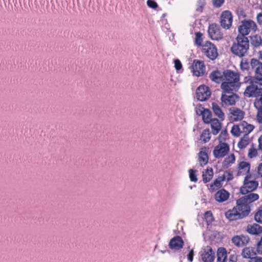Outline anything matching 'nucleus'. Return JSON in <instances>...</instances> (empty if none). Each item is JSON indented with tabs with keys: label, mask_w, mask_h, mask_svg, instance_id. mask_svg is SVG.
<instances>
[{
	"label": "nucleus",
	"mask_w": 262,
	"mask_h": 262,
	"mask_svg": "<svg viewBox=\"0 0 262 262\" xmlns=\"http://www.w3.org/2000/svg\"><path fill=\"white\" fill-rule=\"evenodd\" d=\"M239 76L235 72L227 70L224 72L223 82L221 84V89L225 93L236 92L239 88Z\"/></svg>",
	"instance_id": "f257e3e1"
},
{
	"label": "nucleus",
	"mask_w": 262,
	"mask_h": 262,
	"mask_svg": "<svg viewBox=\"0 0 262 262\" xmlns=\"http://www.w3.org/2000/svg\"><path fill=\"white\" fill-rule=\"evenodd\" d=\"M249 49V41L247 37L237 36L230 50L234 55L243 57L248 54Z\"/></svg>",
	"instance_id": "f03ea898"
},
{
	"label": "nucleus",
	"mask_w": 262,
	"mask_h": 262,
	"mask_svg": "<svg viewBox=\"0 0 262 262\" xmlns=\"http://www.w3.org/2000/svg\"><path fill=\"white\" fill-rule=\"evenodd\" d=\"M254 128V125L248 124L246 121H242L233 125L231 133L234 137H239L242 134L243 135L249 134Z\"/></svg>",
	"instance_id": "7ed1b4c3"
},
{
	"label": "nucleus",
	"mask_w": 262,
	"mask_h": 262,
	"mask_svg": "<svg viewBox=\"0 0 262 262\" xmlns=\"http://www.w3.org/2000/svg\"><path fill=\"white\" fill-rule=\"evenodd\" d=\"M239 34L238 36L246 37L251 31L255 32L257 30V26L255 23L251 20L243 21L242 25L238 27Z\"/></svg>",
	"instance_id": "20e7f679"
},
{
	"label": "nucleus",
	"mask_w": 262,
	"mask_h": 262,
	"mask_svg": "<svg viewBox=\"0 0 262 262\" xmlns=\"http://www.w3.org/2000/svg\"><path fill=\"white\" fill-rule=\"evenodd\" d=\"M258 183L257 181L251 180V174L247 175L244 179L243 186L241 188V193L246 194L255 190Z\"/></svg>",
	"instance_id": "39448f33"
},
{
	"label": "nucleus",
	"mask_w": 262,
	"mask_h": 262,
	"mask_svg": "<svg viewBox=\"0 0 262 262\" xmlns=\"http://www.w3.org/2000/svg\"><path fill=\"white\" fill-rule=\"evenodd\" d=\"M202 52L208 58L211 60H214L218 56L216 47L210 41H206L202 46Z\"/></svg>",
	"instance_id": "423d86ee"
},
{
	"label": "nucleus",
	"mask_w": 262,
	"mask_h": 262,
	"mask_svg": "<svg viewBox=\"0 0 262 262\" xmlns=\"http://www.w3.org/2000/svg\"><path fill=\"white\" fill-rule=\"evenodd\" d=\"M259 86L256 84H252L248 86L245 92L244 95L248 97H257L262 94V81L256 82Z\"/></svg>",
	"instance_id": "0eeeda50"
},
{
	"label": "nucleus",
	"mask_w": 262,
	"mask_h": 262,
	"mask_svg": "<svg viewBox=\"0 0 262 262\" xmlns=\"http://www.w3.org/2000/svg\"><path fill=\"white\" fill-rule=\"evenodd\" d=\"M229 145L225 143H220L215 146L213 151V155L216 159H220L224 157L229 151Z\"/></svg>",
	"instance_id": "6e6552de"
},
{
	"label": "nucleus",
	"mask_w": 262,
	"mask_h": 262,
	"mask_svg": "<svg viewBox=\"0 0 262 262\" xmlns=\"http://www.w3.org/2000/svg\"><path fill=\"white\" fill-rule=\"evenodd\" d=\"M251 69L254 72L255 78L262 81V63L255 58L251 59Z\"/></svg>",
	"instance_id": "1a4fd4ad"
},
{
	"label": "nucleus",
	"mask_w": 262,
	"mask_h": 262,
	"mask_svg": "<svg viewBox=\"0 0 262 262\" xmlns=\"http://www.w3.org/2000/svg\"><path fill=\"white\" fill-rule=\"evenodd\" d=\"M208 33L210 38L212 40H219L223 38V34L220 26L216 24L209 25Z\"/></svg>",
	"instance_id": "9d476101"
},
{
	"label": "nucleus",
	"mask_w": 262,
	"mask_h": 262,
	"mask_svg": "<svg viewBox=\"0 0 262 262\" xmlns=\"http://www.w3.org/2000/svg\"><path fill=\"white\" fill-rule=\"evenodd\" d=\"M211 95V91L209 87L201 85L196 90V97L198 100L204 101L209 99Z\"/></svg>",
	"instance_id": "9b49d317"
},
{
	"label": "nucleus",
	"mask_w": 262,
	"mask_h": 262,
	"mask_svg": "<svg viewBox=\"0 0 262 262\" xmlns=\"http://www.w3.org/2000/svg\"><path fill=\"white\" fill-rule=\"evenodd\" d=\"M193 75L199 77L204 75L206 67L203 61L195 59L191 66Z\"/></svg>",
	"instance_id": "f8f14e48"
},
{
	"label": "nucleus",
	"mask_w": 262,
	"mask_h": 262,
	"mask_svg": "<svg viewBox=\"0 0 262 262\" xmlns=\"http://www.w3.org/2000/svg\"><path fill=\"white\" fill-rule=\"evenodd\" d=\"M235 207L243 218L247 216L250 211L249 205L241 198L236 201Z\"/></svg>",
	"instance_id": "ddd939ff"
},
{
	"label": "nucleus",
	"mask_w": 262,
	"mask_h": 262,
	"mask_svg": "<svg viewBox=\"0 0 262 262\" xmlns=\"http://www.w3.org/2000/svg\"><path fill=\"white\" fill-rule=\"evenodd\" d=\"M238 99V96L233 93L232 92L228 93H225L223 91L221 96V101L226 105H234Z\"/></svg>",
	"instance_id": "4468645a"
},
{
	"label": "nucleus",
	"mask_w": 262,
	"mask_h": 262,
	"mask_svg": "<svg viewBox=\"0 0 262 262\" xmlns=\"http://www.w3.org/2000/svg\"><path fill=\"white\" fill-rule=\"evenodd\" d=\"M232 15L229 11H224L221 16V25L226 29L230 28L232 23Z\"/></svg>",
	"instance_id": "2eb2a0df"
},
{
	"label": "nucleus",
	"mask_w": 262,
	"mask_h": 262,
	"mask_svg": "<svg viewBox=\"0 0 262 262\" xmlns=\"http://www.w3.org/2000/svg\"><path fill=\"white\" fill-rule=\"evenodd\" d=\"M201 259L203 262H213L215 259V253L210 246L205 247L201 254Z\"/></svg>",
	"instance_id": "dca6fc26"
},
{
	"label": "nucleus",
	"mask_w": 262,
	"mask_h": 262,
	"mask_svg": "<svg viewBox=\"0 0 262 262\" xmlns=\"http://www.w3.org/2000/svg\"><path fill=\"white\" fill-rule=\"evenodd\" d=\"M232 242L237 247H243L247 245L250 239L247 235H236L232 238Z\"/></svg>",
	"instance_id": "f3484780"
},
{
	"label": "nucleus",
	"mask_w": 262,
	"mask_h": 262,
	"mask_svg": "<svg viewBox=\"0 0 262 262\" xmlns=\"http://www.w3.org/2000/svg\"><path fill=\"white\" fill-rule=\"evenodd\" d=\"M229 192L224 188L218 190L214 194V199L219 203H222L228 200Z\"/></svg>",
	"instance_id": "a211bd4d"
},
{
	"label": "nucleus",
	"mask_w": 262,
	"mask_h": 262,
	"mask_svg": "<svg viewBox=\"0 0 262 262\" xmlns=\"http://www.w3.org/2000/svg\"><path fill=\"white\" fill-rule=\"evenodd\" d=\"M250 165L248 162L242 161L238 165L237 176L250 174Z\"/></svg>",
	"instance_id": "6ab92c4d"
},
{
	"label": "nucleus",
	"mask_w": 262,
	"mask_h": 262,
	"mask_svg": "<svg viewBox=\"0 0 262 262\" xmlns=\"http://www.w3.org/2000/svg\"><path fill=\"white\" fill-rule=\"evenodd\" d=\"M231 116L230 120L231 121H237L241 120L244 116V113L238 108L233 107L230 110Z\"/></svg>",
	"instance_id": "aec40b11"
},
{
	"label": "nucleus",
	"mask_w": 262,
	"mask_h": 262,
	"mask_svg": "<svg viewBox=\"0 0 262 262\" xmlns=\"http://www.w3.org/2000/svg\"><path fill=\"white\" fill-rule=\"evenodd\" d=\"M184 242L181 237L176 236L173 237L169 243V246L171 249L179 250L183 247Z\"/></svg>",
	"instance_id": "412c9836"
},
{
	"label": "nucleus",
	"mask_w": 262,
	"mask_h": 262,
	"mask_svg": "<svg viewBox=\"0 0 262 262\" xmlns=\"http://www.w3.org/2000/svg\"><path fill=\"white\" fill-rule=\"evenodd\" d=\"M225 216L230 221H235L243 219L239 211L235 207L226 212Z\"/></svg>",
	"instance_id": "4be33fe9"
},
{
	"label": "nucleus",
	"mask_w": 262,
	"mask_h": 262,
	"mask_svg": "<svg viewBox=\"0 0 262 262\" xmlns=\"http://www.w3.org/2000/svg\"><path fill=\"white\" fill-rule=\"evenodd\" d=\"M207 149L205 147L201 148L198 154V161L201 166H204L208 163V156L207 153Z\"/></svg>",
	"instance_id": "5701e85b"
},
{
	"label": "nucleus",
	"mask_w": 262,
	"mask_h": 262,
	"mask_svg": "<svg viewBox=\"0 0 262 262\" xmlns=\"http://www.w3.org/2000/svg\"><path fill=\"white\" fill-rule=\"evenodd\" d=\"M210 79L213 82L217 83L223 82L224 72L222 73L219 70L213 71L209 74Z\"/></svg>",
	"instance_id": "b1692460"
},
{
	"label": "nucleus",
	"mask_w": 262,
	"mask_h": 262,
	"mask_svg": "<svg viewBox=\"0 0 262 262\" xmlns=\"http://www.w3.org/2000/svg\"><path fill=\"white\" fill-rule=\"evenodd\" d=\"M211 106L212 110L214 115L219 117L222 121L224 120L225 119V115L219 104L213 102L211 103Z\"/></svg>",
	"instance_id": "393cba45"
},
{
	"label": "nucleus",
	"mask_w": 262,
	"mask_h": 262,
	"mask_svg": "<svg viewBox=\"0 0 262 262\" xmlns=\"http://www.w3.org/2000/svg\"><path fill=\"white\" fill-rule=\"evenodd\" d=\"M209 124H210L213 135H216L218 134L222 128L221 122L218 119L214 118Z\"/></svg>",
	"instance_id": "a878e982"
},
{
	"label": "nucleus",
	"mask_w": 262,
	"mask_h": 262,
	"mask_svg": "<svg viewBox=\"0 0 262 262\" xmlns=\"http://www.w3.org/2000/svg\"><path fill=\"white\" fill-rule=\"evenodd\" d=\"M247 231L250 234L258 235L262 233V227L255 223L248 225Z\"/></svg>",
	"instance_id": "bb28decb"
},
{
	"label": "nucleus",
	"mask_w": 262,
	"mask_h": 262,
	"mask_svg": "<svg viewBox=\"0 0 262 262\" xmlns=\"http://www.w3.org/2000/svg\"><path fill=\"white\" fill-rule=\"evenodd\" d=\"M216 262H225L227 259V251L225 248L221 247L217 249Z\"/></svg>",
	"instance_id": "cd10ccee"
},
{
	"label": "nucleus",
	"mask_w": 262,
	"mask_h": 262,
	"mask_svg": "<svg viewBox=\"0 0 262 262\" xmlns=\"http://www.w3.org/2000/svg\"><path fill=\"white\" fill-rule=\"evenodd\" d=\"M242 255L244 258L251 259V258L254 257L256 255V253L254 248L246 247L243 250Z\"/></svg>",
	"instance_id": "c85d7f7f"
},
{
	"label": "nucleus",
	"mask_w": 262,
	"mask_h": 262,
	"mask_svg": "<svg viewBox=\"0 0 262 262\" xmlns=\"http://www.w3.org/2000/svg\"><path fill=\"white\" fill-rule=\"evenodd\" d=\"M201 114L202 116L203 121L206 124H209L213 119L212 118L211 112L208 109L203 111L201 112Z\"/></svg>",
	"instance_id": "c756f323"
},
{
	"label": "nucleus",
	"mask_w": 262,
	"mask_h": 262,
	"mask_svg": "<svg viewBox=\"0 0 262 262\" xmlns=\"http://www.w3.org/2000/svg\"><path fill=\"white\" fill-rule=\"evenodd\" d=\"M213 176V171L212 168H207L205 171L203 172V181L204 183L209 182L212 178Z\"/></svg>",
	"instance_id": "7c9ffc66"
},
{
	"label": "nucleus",
	"mask_w": 262,
	"mask_h": 262,
	"mask_svg": "<svg viewBox=\"0 0 262 262\" xmlns=\"http://www.w3.org/2000/svg\"><path fill=\"white\" fill-rule=\"evenodd\" d=\"M241 198L244 199L249 205L250 203L257 200L259 198V195L257 193H250Z\"/></svg>",
	"instance_id": "2f4dec72"
},
{
	"label": "nucleus",
	"mask_w": 262,
	"mask_h": 262,
	"mask_svg": "<svg viewBox=\"0 0 262 262\" xmlns=\"http://www.w3.org/2000/svg\"><path fill=\"white\" fill-rule=\"evenodd\" d=\"M249 134L244 135L243 137L241 138L237 144V146L239 149H244L246 147V146L250 143V139L248 136Z\"/></svg>",
	"instance_id": "473e14b6"
},
{
	"label": "nucleus",
	"mask_w": 262,
	"mask_h": 262,
	"mask_svg": "<svg viewBox=\"0 0 262 262\" xmlns=\"http://www.w3.org/2000/svg\"><path fill=\"white\" fill-rule=\"evenodd\" d=\"M240 67L243 71H249L251 69V60L249 61L247 58H242L240 63Z\"/></svg>",
	"instance_id": "72a5a7b5"
},
{
	"label": "nucleus",
	"mask_w": 262,
	"mask_h": 262,
	"mask_svg": "<svg viewBox=\"0 0 262 262\" xmlns=\"http://www.w3.org/2000/svg\"><path fill=\"white\" fill-rule=\"evenodd\" d=\"M223 182V180H222L221 177H218L217 178H216L212 183H211L210 185V189L212 191H215V190H217L222 187V182Z\"/></svg>",
	"instance_id": "f704fd0d"
},
{
	"label": "nucleus",
	"mask_w": 262,
	"mask_h": 262,
	"mask_svg": "<svg viewBox=\"0 0 262 262\" xmlns=\"http://www.w3.org/2000/svg\"><path fill=\"white\" fill-rule=\"evenodd\" d=\"M210 133L208 128L203 130L200 135V140L204 143L209 142L210 140Z\"/></svg>",
	"instance_id": "c9c22d12"
},
{
	"label": "nucleus",
	"mask_w": 262,
	"mask_h": 262,
	"mask_svg": "<svg viewBox=\"0 0 262 262\" xmlns=\"http://www.w3.org/2000/svg\"><path fill=\"white\" fill-rule=\"evenodd\" d=\"M262 42L261 38L258 35H254L251 37V43L254 47H259Z\"/></svg>",
	"instance_id": "e433bc0d"
},
{
	"label": "nucleus",
	"mask_w": 262,
	"mask_h": 262,
	"mask_svg": "<svg viewBox=\"0 0 262 262\" xmlns=\"http://www.w3.org/2000/svg\"><path fill=\"white\" fill-rule=\"evenodd\" d=\"M220 177L222 178V180L223 181H226L227 182H229L233 179L232 172L229 170L224 171L223 176Z\"/></svg>",
	"instance_id": "4c0bfd02"
},
{
	"label": "nucleus",
	"mask_w": 262,
	"mask_h": 262,
	"mask_svg": "<svg viewBox=\"0 0 262 262\" xmlns=\"http://www.w3.org/2000/svg\"><path fill=\"white\" fill-rule=\"evenodd\" d=\"M235 156L233 154H232L225 159L224 163L227 165H230L233 163L235 162Z\"/></svg>",
	"instance_id": "58836bf2"
},
{
	"label": "nucleus",
	"mask_w": 262,
	"mask_h": 262,
	"mask_svg": "<svg viewBox=\"0 0 262 262\" xmlns=\"http://www.w3.org/2000/svg\"><path fill=\"white\" fill-rule=\"evenodd\" d=\"M195 44L198 46H201L202 41H203L202 34L200 32H198L195 33Z\"/></svg>",
	"instance_id": "ea45409f"
},
{
	"label": "nucleus",
	"mask_w": 262,
	"mask_h": 262,
	"mask_svg": "<svg viewBox=\"0 0 262 262\" xmlns=\"http://www.w3.org/2000/svg\"><path fill=\"white\" fill-rule=\"evenodd\" d=\"M196 170H194L193 169H190L189 170V176L191 181L193 182H196L198 181L196 174Z\"/></svg>",
	"instance_id": "a19ab883"
},
{
	"label": "nucleus",
	"mask_w": 262,
	"mask_h": 262,
	"mask_svg": "<svg viewBox=\"0 0 262 262\" xmlns=\"http://www.w3.org/2000/svg\"><path fill=\"white\" fill-rule=\"evenodd\" d=\"M254 219L256 222L262 224V209L258 210L255 213Z\"/></svg>",
	"instance_id": "79ce46f5"
},
{
	"label": "nucleus",
	"mask_w": 262,
	"mask_h": 262,
	"mask_svg": "<svg viewBox=\"0 0 262 262\" xmlns=\"http://www.w3.org/2000/svg\"><path fill=\"white\" fill-rule=\"evenodd\" d=\"M228 133L226 130H222L219 137L220 143H223L222 141H225L228 138Z\"/></svg>",
	"instance_id": "37998d69"
},
{
	"label": "nucleus",
	"mask_w": 262,
	"mask_h": 262,
	"mask_svg": "<svg viewBox=\"0 0 262 262\" xmlns=\"http://www.w3.org/2000/svg\"><path fill=\"white\" fill-rule=\"evenodd\" d=\"M257 151L255 148H254L253 147H251L249 149L248 157L249 158H254L257 156Z\"/></svg>",
	"instance_id": "c03bdc74"
},
{
	"label": "nucleus",
	"mask_w": 262,
	"mask_h": 262,
	"mask_svg": "<svg viewBox=\"0 0 262 262\" xmlns=\"http://www.w3.org/2000/svg\"><path fill=\"white\" fill-rule=\"evenodd\" d=\"M259 99H256L254 102V106L255 108H262V94L260 95Z\"/></svg>",
	"instance_id": "a18cd8bd"
},
{
	"label": "nucleus",
	"mask_w": 262,
	"mask_h": 262,
	"mask_svg": "<svg viewBox=\"0 0 262 262\" xmlns=\"http://www.w3.org/2000/svg\"><path fill=\"white\" fill-rule=\"evenodd\" d=\"M147 5L149 8L152 9H156L158 6L157 3L153 0H148Z\"/></svg>",
	"instance_id": "49530a36"
},
{
	"label": "nucleus",
	"mask_w": 262,
	"mask_h": 262,
	"mask_svg": "<svg viewBox=\"0 0 262 262\" xmlns=\"http://www.w3.org/2000/svg\"><path fill=\"white\" fill-rule=\"evenodd\" d=\"M256 108L257 110V113L256 116L257 121L260 123H262V108Z\"/></svg>",
	"instance_id": "de8ad7c7"
},
{
	"label": "nucleus",
	"mask_w": 262,
	"mask_h": 262,
	"mask_svg": "<svg viewBox=\"0 0 262 262\" xmlns=\"http://www.w3.org/2000/svg\"><path fill=\"white\" fill-rule=\"evenodd\" d=\"M225 0H212L213 6L216 8L220 7L224 3Z\"/></svg>",
	"instance_id": "09e8293b"
},
{
	"label": "nucleus",
	"mask_w": 262,
	"mask_h": 262,
	"mask_svg": "<svg viewBox=\"0 0 262 262\" xmlns=\"http://www.w3.org/2000/svg\"><path fill=\"white\" fill-rule=\"evenodd\" d=\"M174 67L177 71L180 70L182 69V65L181 61L179 59L174 60Z\"/></svg>",
	"instance_id": "8fccbe9b"
},
{
	"label": "nucleus",
	"mask_w": 262,
	"mask_h": 262,
	"mask_svg": "<svg viewBox=\"0 0 262 262\" xmlns=\"http://www.w3.org/2000/svg\"><path fill=\"white\" fill-rule=\"evenodd\" d=\"M257 252L259 254H262V237L257 245Z\"/></svg>",
	"instance_id": "3c124183"
},
{
	"label": "nucleus",
	"mask_w": 262,
	"mask_h": 262,
	"mask_svg": "<svg viewBox=\"0 0 262 262\" xmlns=\"http://www.w3.org/2000/svg\"><path fill=\"white\" fill-rule=\"evenodd\" d=\"M193 255H194V252H193V249H191L189 251V252L188 253V254H187V259L188 260L190 261V262H192V260H193Z\"/></svg>",
	"instance_id": "603ef678"
},
{
	"label": "nucleus",
	"mask_w": 262,
	"mask_h": 262,
	"mask_svg": "<svg viewBox=\"0 0 262 262\" xmlns=\"http://www.w3.org/2000/svg\"><path fill=\"white\" fill-rule=\"evenodd\" d=\"M249 262H262V257L255 256L249 260Z\"/></svg>",
	"instance_id": "864d4df0"
},
{
	"label": "nucleus",
	"mask_w": 262,
	"mask_h": 262,
	"mask_svg": "<svg viewBox=\"0 0 262 262\" xmlns=\"http://www.w3.org/2000/svg\"><path fill=\"white\" fill-rule=\"evenodd\" d=\"M256 20L259 25H262V13H259L257 15Z\"/></svg>",
	"instance_id": "5fc2aeb1"
},
{
	"label": "nucleus",
	"mask_w": 262,
	"mask_h": 262,
	"mask_svg": "<svg viewBox=\"0 0 262 262\" xmlns=\"http://www.w3.org/2000/svg\"><path fill=\"white\" fill-rule=\"evenodd\" d=\"M237 257L235 255L231 254L229 256L228 262H236Z\"/></svg>",
	"instance_id": "6e6d98bb"
},
{
	"label": "nucleus",
	"mask_w": 262,
	"mask_h": 262,
	"mask_svg": "<svg viewBox=\"0 0 262 262\" xmlns=\"http://www.w3.org/2000/svg\"><path fill=\"white\" fill-rule=\"evenodd\" d=\"M206 109L203 107L200 106L199 108H196V113L198 115H201V112L205 110Z\"/></svg>",
	"instance_id": "4d7b16f0"
},
{
	"label": "nucleus",
	"mask_w": 262,
	"mask_h": 262,
	"mask_svg": "<svg viewBox=\"0 0 262 262\" xmlns=\"http://www.w3.org/2000/svg\"><path fill=\"white\" fill-rule=\"evenodd\" d=\"M257 172L259 176L262 177V163H260L257 168Z\"/></svg>",
	"instance_id": "13d9d810"
},
{
	"label": "nucleus",
	"mask_w": 262,
	"mask_h": 262,
	"mask_svg": "<svg viewBox=\"0 0 262 262\" xmlns=\"http://www.w3.org/2000/svg\"><path fill=\"white\" fill-rule=\"evenodd\" d=\"M258 147L259 149L262 150V136L258 139Z\"/></svg>",
	"instance_id": "bf43d9fd"
},
{
	"label": "nucleus",
	"mask_w": 262,
	"mask_h": 262,
	"mask_svg": "<svg viewBox=\"0 0 262 262\" xmlns=\"http://www.w3.org/2000/svg\"><path fill=\"white\" fill-rule=\"evenodd\" d=\"M205 216L207 217V216H212V213L211 212V211H207L206 213H205Z\"/></svg>",
	"instance_id": "052dcab7"
},
{
	"label": "nucleus",
	"mask_w": 262,
	"mask_h": 262,
	"mask_svg": "<svg viewBox=\"0 0 262 262\" xmlns=\"http://www.w3.org/2000/svg\"><path fill=\"white\" fill-rule=\"evenodd\" d=\"M259 58L262 60V51L259 52Z\"/></svg>",
	"instance_id": "680f3d73"
}]
</instances>
